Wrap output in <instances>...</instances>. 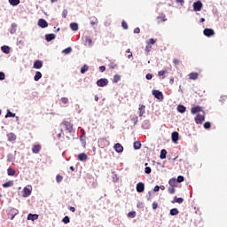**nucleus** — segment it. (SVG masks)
Instances as JSON below:
<instances>
[{
	"label": "nucleus",
	"mask_w": 227,
	"mask_h": 227,
	"mask_svg": "<svg viewBox=\"0 0 227 227\" xmlns=\"http://www.w3.org/2000/svg\"><path fill=\"white\" fill-rule=\"evenodd\" d=\"M62 125L64 129L67 130V132H68L69 134L72 133V130H74V125L68 122V121H63Z\"/></svg>",
	"instance_id": "1"
},
{
	"label": "nucleus",
	"mask_w": 227,
	"mask_h": 227,
	"mask_svg": "<svg viewBox=\"0 0 227 227\" xmlns=\"http://www.w3.org/2000/svg\"><path fill=\"white\" fill-rule=\"evenodd\" d=\"M107 84H109V80L106 78H101L97 82V85L99 86L100 88H104L107 86Z\"/></svg>",
	"instance_id": "2"
},
{
	"label": "nucleus",
	"mask_w": 227,
	"mask_h": 227,
	"mask_svg": "<svg viewBox=\"0 0 227 227\" xmlns=\"http://www.w3.org/2000/svg\"><path fill=\"white\" fill-rule=\"evenodd\" d=\"M153 95L158 100H164V95L160 90H153Z\"/></svg>",
	"instance_id": "3"
},
{
	"label": "nucleus",
	"mask_w": 227,
	"mask_h": 227,
	"mask_svg": "<svg viewBox=\"0 0 227 227\" xmlns=\"http://www.w3.org/2000/svg\"><path fill=\"white\" fill-rule=\"evenodd\" d=\"M201 8H203V4L201 1H197L193 4L194 12H201Z\"/></svg>",
	"instance_id": "4"
},
{
	"label": "nucleus",
	"mask_w": 227,
	"mask_h": 227,
	"mask_svg": "<svg viewBox=\"0 0 227 227\" xmlns=\"http://www.w3.org/2000/svg\"><path fill=\"white\" fill-rule=\"evenodd\" d=\"M7 139L10 143H13L15 141H17V135H15V133H8L7 134Z\"/></svg>",
	"instance_id": "5"
},
{
	"label": "nucleus",
	"mask_w": 227,
	"mask_h": 227,
	"mask_svg": "<svg viewBox=\"0 0 227 227\" xmlns=\"http://www.w3.org/2000/svg\"><path fill=\"white\" fill-rule=\"evenodd\" d=\"M195 121L198 125L203 123L205 121V115L197 114L195 117Z\"/></svg>",
	"instance_id": "6"
},
{
	"label": "nucleus",
	"mask_w": 227,
	"mask_h": 227,
	"mask_svg": "<svg viewBox=\"0 0 227 227\" xmlns=\"http://www.w3.org/2000/svg\"><path fill=\"white\" fill-rule=\"evenodd\" d=\"M38 26H39V27H48V26H49V23H47V20H43V19H40L39 20H38Z\"/></svg>",
	"instance_id": "7"
},
{
	"label": "nucleus",
	"mask_w": 227,
	"mask_h": 227,
	"mask_svg": "<svg viewBox=\"0 0 227 227\" xmlns=\"http://www.w3.org/2000/svg\"><path fill=\"white\" fill-rule=\"evenodd\" d=\"M204 35L205 36H214L215 33H214V29L212 28H205L204 29Z\"/></svg>",
	"instance_id": "8"
},
{
	"label": "nucleus",
	"mask_w": 227,
	"mask_h": 227,
	"mask_svg": "<svg viewBox=\"0 0 227 227\" xmlns=\"http://www.w3.org/2000/svg\"><path fill=\"white\" fill-rule=\"evenodd\" d=\"M114 150L117 153H121L123 152V145L121 144L117 143L114 145Z\"/></svg>",
	"instance_id": "9"
},
{
	"label": "nucleus",
	"mask_w": 227,
	"mask_h": 227,
	"mask_svg": "<svg viewBox=\"0 0 227 227\" xmlns=\"http://www.w3.org/2000/svg\"><path fill=\"white\" fill-rule=\"evenodd\" d=\"M191 113L192 114H196L198 113H203V109L201 108V106H195L192 108Z\"/></svg>",
	"instance_id": "10"
},
{
	"label": "nucleus",
	"mask_w": 227,
	"mask_h": 227,
	"mask_svg": "<svg viewBox=\"0 0 227 227\" xmlns=\"http://www.w3.org/2000/svg\"><path fill=\"white\" fill-rule=\"evenodd\" d=\"M137 192H145V184L144 183H138L137 184Z\"/></svg>",
	"instance_id": "11"
},
{
	"label": "nucleus",
	"mask_w": 227,
	"mask_h": 227,
	"mask_svg": "<svg viewBox=\"0 0 227 227\" xmlns=\"http://www.w3.org/2000/svg\"><path fill=\"white\" fill-rule=\"evenodd\" d=\"M42 150V145H35L32 147V152L33 153H40V151Z\"/></svg>",
	"instance_id": "12"
},
{
	"label": "nucleus",
	"mask_w": 227,
	"mask_h": 227,
	"mask_svg": "<svg viewBox=\"0 0 227 227\" xmlns=\"http://www.w3.org/2000/svg\"><path fill=\"white\" fill-rule=\"evenodd\" d=\"M28 196H31V189L25 187L23 189V198H27Z\"/></svg>",
	"instance_id": "13"
},
{
	"label": "nucleus",
	"mask_w": 227,
	"mask_h": 227,
	"mask_svg": "<svg viewBox=\"0 0 227 227\" xmlns=\"http://www.w3.org/2000/svg\"><path fill=\"white\" fill-rule=\"evenodd\" d=\"M178 184L176 178L172 177L171 179H169L168 181V185H170V187H176V185Z\"/></svg>",
	"instance_id": "14"
},
{
	"label": "nucleus",
	"mask_w": 227,
	"mask_h": 227,
	"mask_svg": "<svg viewBox=\"0 0 227 227\" xmlns=\"http://www.w3.org/2000/svg\"><path fill=\"white\" fill-rule=\"evenodd\" d=\"M173 143H178V132L174 131L171 135Z\"/></svg>",
	"instance_id": "15"
},
{
	"label": "nucleus",
	"mask_w": 227,
	"mask_h": 227,
	"mask_svg": "<svg viewBox=\"0 0 227 227\" xmlns=\"http://www.w3.org/2000/svg\"><path fill=\"white\" fill-rule=\"evenodd\" d=\"M10 33L11 35H15V33H17V24L12 23L11 25Z\"/></svg>",
	"instance_id": "16"
},
{
	"label": "nucleus",
	"mask_w": 227,
	"mask_h": 227,
	"mask_svg": "<svg viewBox=\"0 0 227 227\" xmlns=\"http://www.w3.org/2000/svg\"><path fill=\"white\" fill-rule=\"evenodd\" d=\"M36 219H38V215L28 214L27 221H36Z\"/></svg>",
	"instance_id": "17"
},
{
	"label": "nucleus",
	"mask_w": 227,
	"mask_h": 227,
	"mask_svg": "<svg viewBox=\"0 0 227 227\" xmlns=\"http://www.w3.org/2000/svg\"><path fill=\"white\" fill-rule=\"evenodd\" d=\"M55 38H56V35H54V34H48L45 35V39L48 42H52V40H54Z\"/></svg>",
	"instance_id": "18"
},
{
	"label": "nucleus",
	"mask_w": 227,
	"mask_h": 227,
	"mask_svg": "<svg viewBox=\"0 0 227 227\" xmlns=\"http://www.w3.org/2000/svg\"><path fill=\"white\" fill-rule=\"evenodd\" d=\"M42 67H43V64L40 60H36L34 63V68L40 69V68H42Z\"/></svg>",
	"instance_id": "19"
},
{
	"label": "nucleus",
	"mask_w": 227,
	"mask_h": 227,
	"mask_svg": "<svg viewBox=\"0 0 227 227\" xmlns=\"http://www.w3.org/2000/svg\"><path fill=\"white\" fill-rule=\"evenodd\" d=\"M1 51L4 54H10V46L4 45L1 47Z\"/></svg>",
	"instance_id": "20"
},
{
	"label": "nucleus",
	"mask_w": 227,
	"mask_h": 227,
	"mask_svg": "<svg viewBox=\"0 0 227 227\" xmlns=\"http://www.w3.org/2000/svg\"><path fill=\"white\" fill-rule=\"evenodd\" d=\"M133 148H134V150H140L141 149V142L140 141L134 142Z\"/></svg>",
	"instance_id": "21"
},
{
	"label": "nucleus",
	"mask_w": 227,
	"mask_h": 227,
	"mask_svg": "<svg viewBox=\"0 0 227 227\" xmlns=\"http://www.w3.org/2000/svg\"><path fill=\"white\" fill-rule=\"evenodd\" d=\"M15 173H16L15 169H13V168H9L7 169V175H8L9 176H15Z\"/></svg>",
	"instance_id": "22"
},
{
	"label": "nucleus",
	"mask_w": 227,
	"mask_h": 227,
	"mask_svg": "<svg viewBox=\"0 0 227 227\" xmlns=\"http://www.w3.org/2000/svg\"><path fill=\"white\" fill-rule=\"evenodd\" d=\"M70 28L72 29V31H78L79 25L77 23H71L70 24Z\"/></svg>",
	"instance_id": "23"
},
{
	"label": "nucleus",
	"mask_w": 227,
	"mask_h": 227,
	"mask_svg": "<svg viewBox=\"0 0 227 227\" xmlns=\"http://www.w3.org/2000/svg\"><path fill=\"white\" fill-rule=\"evenodd\" d=\"M78 159H79V160L83 161L88 159V156L86 155V153H80L78 155Z\"/></svg>",
	"instance_id": "24"
},
{
	"label": "nucleus",
	"mask_w": 227,
	"mask_h": 227,
	"mask_svg": "<svg viewBox=\"0 0 227 227\" xmlns=\"http://www.w3.org/2000/svg\"><path fill=\"white\" fill-rule=\"evenodd\" d=\"M166 155H168V151L165 149H162L160 151V159H166Z\"/></svg>",
	"instance_id": "25"
},
{
	"label": "nucleus",
	"mask_w": 227,
	"mask_h": 227,
	"mask_svg": "<svg viewBox=\"0 0 227 227\" xmlns=\"http://www.w3.org/2000/svg\"><path fill=\"white\" fill-rule=\"evenodd\" d=\"M178 214H180V211H178V208L170 209V215H178Z\"/></svg>",
	"instance_id": "26"
},
{
	"label": "nucleus",
	"mask_w": 227,
	"mask_h": 227,
	"mask_svg": "<svg viewBox=\"0 0 227 227\" xmlns=\"http://www.w3.org/2000/svg\"><path fill=\"white\" fill-rule=\"evenodd\" d=\"M40 79H42V73L40 71H37L35 73V75L34 77V80L35 81H40Z\"/></svg>",
	"instance_id": "27"
},
{
	"label": "nucleus",
	"mask_w": 227,
	"mask_h": 227,
	"mask_svg": "<svg viewBox=\"0 0 227 227\" xmlns=\"http://www.w3.org/2000/svg\"><path fill=\"white\" fill-rule=\"evenodd\" d=\"M190 79H192V81H196V79H198V73H191L189 74Z\"/></svg>",
	"instance_id": "28"
},
{
	"label": "nucleus",
	"mask_w": 227,
	"mask_h": 227,
	"mask_svg": "<svg viewBox=\"0 0 227 227\" xmlns=\"http://www.w3.org/2000/svg\"><path fill=\"white\" fill-rule=\"evenodd\" d=\"M89 69L90 67H88V65H83V67L81 68V74H86Z\"/></svg>",
	"instance_id": "29"
},
{
	"label": "nucleus",
	"mask_w": 227,
	"mask_h": 227,
	"mask_svg": "<svg viewBox=\"0 0 227 227\" xmlns=\"http://www.w3.org/2000/svg\"><path fill=\"white\" fill-rule=\"evenodd\" d=\"M9 3L12 6H17L20 3V0H9Z\"/></svg>",
	"instance_id": "30"
},
{
	"label": "nucleus",
	"mask_w": 227,
	"mask_h": 227,
	"mask_svg": "<svg viewBox=\"0 0 227 227\" xmlns=\"http://www.w3.org/2000/svg\"><path fill=\"white\" fill-rule=\"evenodd\" d=\"M121 76H120L119 74H115L114 76L113 82H114V83L119 82V81H121Z\"/></svg>",
	"instance_id": "31"
},
{
	"label": "nucleus",
	"mask_w": 227,
	"mask_h": 227,
	"mask_svg": "<svg viewBox=\"0 0 227 227\" xmlns=\"http://www.w3.org/2000/svg\"><path fill=\"white\" fill-rule=\"evenodd\" d=\"M177 111H178V113H185V106L179 105L177 106Z\"/></svg>",
	"instance_id": "32"
},
{
	"label": "nucleus",
	"mask_w": 227,
	"mask_h": 227,
	"mask_svg": "<svg viewBox=\"0 0 227 227\" xmlns=\"http://www.w3.org/2000/svg\"><path fill=\"white\" fill-rule=\"evenodd\" d=\"M143 129H150V121H145L142 124Z\"/></svg>",
	"instance_id": "33"
},
{
	"label": "nucleus",
	"mask_w": 227,
	"mask_h": 227,
	"mask_svg": "<svg viewBox=\"0 0 227 227\" xmlns=\"http://www.w3.org/2000/svg\"><path fill=\"white\" fill-rule=\"evenodd\" d=\"M85 43H88L89 47H91V45H93V41L90 39V37H85Z\"/></svg>",
	"instance_id": "34"
},
{
	"label": "nucleus",
	"mask_w": 227,
	"mask_h": 227,
	"mask_svg": "<svg viewBox=\"0 0 227 227\" xmlns=\"http://www.w3.org/2000/svg\"><path fill=\"white\" fill-rule=\"evenodd\" d=\"M128 217H129V219H134V217H136V211L129 212Z\"/></svg>",
	"instance_id": "35"
},
{
	"label": "nucleus",
	"mask_w": 227,
	"mask_h": 227,
	"mask_svg": "<svg viewBox=\"0 0 227 227\" xmlns=\"http://www.w3.org/2000/svg\"><path fill=\"white\" fill-rule=\"evenodd\" d=\"M12 185H13V183L12 181H8L3 184V187H12Z\"/></svg>",
	"instance_id": "36"
},
{
	"label": "nucleus",
	"mask_w": 227,
	"mask_h": 227,
	"mask_svg": "<svg viewBox=\"0 0 227 227\" xmlns=\"http://www.w3.org/2000/svg\"><path fill=\"white\" fill-rule=\"evenodd\" d=\"M62 223H64V224H68V223H70V217H68L67 215L65 216V217L62 219Z\"/></svg>",
	"instance_id": "37"
},
{
	"label": "nucleus",
	"mask_w": 227,
	"mask_h": 227,
	"mask_svg": "<svg viewBox=\"0 0 227 227\" xmlns=\"http://www.w3.org/2000/svg\"><path fill=\"white\" fill-rule=\"evenodd\" d=\"M156 42H157V41H156L155 39L151 38V39H149V41L147 42V45H155Z\"/></svg>",
	"instance_id": "38"
},
{
	"label": "nucleus",
	"mask_w": 227,
	"mask_h": 227,
	"mask_svg": "<svg viewBox=\"0 0 227 227\" xmlns=\"http://www.w3.org/2000/svg\"><path fill=\"white\" fill-rule=\"evenodd\" d=\"M64 54H70L72 52V47H68L62 51Z\"/></svg>",
	"instance_id": "39"
},
{
	"label": "nucleus",
	"mask_w": 227,
	"mask_h": 227,
	"mask_svg": "<svg viewBox=\"0 0 227 227\" xmlns=\"http://www.w3.org/2000/svg\"><path fill=\"white\" fill-rule=\"evenodd\" d=\"M146 106H140V107L138 108L139 114H145V109Z\"/></svg>",
	"instance_id": "40"
},
{
	"label": "nucleus",
	"mask_w": 227,
	"mask_h": 227,
	"mask_svg": "<svg viewBox=\"0 0 227 227\" xmlns=\"http://www.w3.org/2000/svg\"><path fill=\"white\" fill-rule=\"evenodd\" d=\"M91 19H92L90 21L91 26H95L98 24V20H97V18H91Z\"/></svg>",
	"instance_id": "41"
},
{
	"label": "nucleus",
	"mask_w": 227,
	"mask_h": 227,
	"mask_svg": "<svg viewBox=\"0 0 227 227\" xmlns=\"http://www.w3.org/2000/svg\"><path fill=\"white\" fill-rule=\"evenodd\" d=\"M177 184H182V182H184V176H179L177 177V179H176Z\"/></svg>",
	"instance_id": "42"
},
{
	"label": "nucleus",
	"mask_w": 227,
	"mask_h": 227,
	"mask_svg": "<svg viewBox=\"0 0 227 227\" xmlns=\"http://www.w3.org/2000/svg\"><path fill=\"white\" fill-rule=\"evenodd\" d=\"M169 194H175V186H170L168 189Z\"/></svg>",
	"instance_id": "43"
},
{
	"label": "nucleus",
	"mask_w": 227,
	"mask_h": 227,
	"mask_svg": "<svg viewBox=\"0 0 227 227\" xmlns=\"http://www.w3.org/2000/svg\"><path fill=\"white\" fill-rule=\"evenodd\" d=\"M175 201L176 203H179V205H181V203H184V200L182 198H175Z\"/></svg>",
	"instance_id": "44"
},
{
	"label": "nucleus",
	"mask_w": 227,
	"mask_h": 227,
	"mask_svg": "<svg viewBox=\"0 0 227 227\" xmlns=\"http://www.w3.org/2000/svg\"><path fill=\"white\" fill-rule=\"evenodd\" d=\"M67 15H68V11L67 9H64L62 12V17L64 19H67Z\"/></svg>",
	"instance_id": "45"
},
{
	"label": "nucleus",
	"mask_w": 227,
	"mask_h": 227,
	"mask_svg": "<svg viewBox=\"0 0 227 227\" xmlns=\"http://www.w3.org/2000/svg\"><path fill=\"white\" fill-rule=\"evenodd\" d=\"M145 173H146V175H150V173H152V168L150 167H146L145 168Z\"/></svg>",
	"instance_id": "46"
},
{
	"label": "nucleus",
	"mask_w": 227,
	"mask_h": 227,
	"mask_svg": "<svg viewBox=\"0 0 227 227\" xmlns=\"http://www.w3.org/2000/svg\"><path fill=\"white\" fill-rule=\"evenodd\" d=\"M121 26H122L123 29H129V26L127 25V22H125V20H122Z\"/></svg>",
	"instance_id": "47"
},
{
	"label": "nucleus",
	"mask_w": 227,
	"mask_h": 227,
	"mask_svg": "<svg viewBox=\"0 0 227 227\" xmlns=\"http://www.w3.org/2000/svg\"><path fill=\"white\" fill-rule=\"evenodd\" d=\"M113 180H114V182H118V180H119L118 175L113 173Z\"/></svg>",
	"instance_id": "48"
},
{
	"label": "nucleus",
	"mask_w": 227,
	"mask_h": 227,
	"mask_svg": "<svg viewBox=\"0 0 227 227\" xmlns=\"http://www.w3.org/2000/svg\"><path fill=\"white\" fill-rule=\"evenodd\" d=\"M56 180H57L58 184H59V182H61L63 180V176L58 175L56 177Z\"/></svg>",
	"instance_id": "49"
},
{
	"label": "nucleus",
	"mask_w": 227,
	"mask_h": 227,
	"mask_svg": "<svg viewBox=\"0 0 227 227\" xmlns=\"http://www.w3.org/2000/svg\"><path fill=\"white\" fill-rule=\"evenodd\" d=\"M165 74H166V71L161 70V71H159L158 75L159 77H161V76H164Z\"/></svg>",
	"instance_id": "50"
},
{
	"label": "nucleus",
	"mask_w": 227,
	"mask_h": 227,
	"mask_svg": "<svg viewBox=\"0 0 227 227\" xmlns=\"http://www.w3.org/2000/svg\"><path fill=\"white\" fill-rule=\"evenodd\" d=\"M5 74L3 72H0V81H4Z\"/></svg>",
	"instance_id": "51"
},
{
	"label": "nucleus",
	"mask_w": 227,
	"mask_h": 227,
	"mask_svg": "<svg viewBox=\"0 0 227 227\" xmlns=\"http://www.w3.org/2000/svg\"><path fill=\"white\" fill-rule=\"evenodd\" d=\"M158 207H159V204H157V202H153V209L157 210Z\"/></svg>",
	"instance_id": "52"
},
{
	"label": "nucleus",
	"mask_w": 227,
	"mask_h": 227,
	"mask_svg": "<svg viewBox=\"0 0 227 227\" xmlns=\"http://www.w3.org/2000/svg\"><path fill=\"white\" fill-rule=\"evenodd\" d=\"M210 127H211V124L208 121L204 124V129H210Z\"/></svg>",
	"instance_id": "53"
},
{
	"label": "nucleus",
	"mask_w": 227,
	"mask_h": 227,
	"mask_svg": "<svg viewBox=\"0 0 227 227\" xmlns=\"http://www.w3.org/2000/svg\"><path fill=\"white\" fill-rule=\"evenodd\" d=\"M153 76L152 75V74H147L146 76H145V79H147V81H150L152 80Z\"/></svg>",
	"instance_id": "54"
},
{
	"label": "nucleus",
	"mask_w": 227,
	"mask_h": 227,
	"mask_svg": "<svg viewBox=\"0 0 227 227\" xmlns=\"http://www.w3.org/2000/svg\"><path fill=\"white\" fill-rule=\"evenodd\" d=\"M134 33H135L136 35H139V33H141V29H139V27H136V28L134 29Z\"/></svg>",
	"instance_id": "55"
},
{
	"label": "nucleus",
	"mask_w": 227,
	"mask_h": 227,
	"mask_svg": "<svg viewBox=\"0 0 227 227\" xmlns=\"http://www.w3.org/2000/svg\"><path fill=\"white\" fill-rule=\"evenodd\" d=\"M61 102L64 103V104H68V98H61Z\"/></svg>",
	"instance_id": "56"
},
{
	"label": "nucleus",
	"mask_w": 227,
	"mask_h": 227,
	"mask_svg": "<svg viewBox=\"0 0 227 227\" xmlns=\"http://www.w3.org/2000/svg\"><path fill=\"white\" fill-rule=\"evenodd\" d=\"M159 191H160V187L159 185H156L153 189L154 192H159Z\"/></svg>",
	"instance_id": "57"
},
{
	"label": "nucleus",
	"mask_w": 227,
	"mask_h": 227,
	"mask_svg": "<svg viewBox=\"0 0 227 227\" xmlns=\"http://www.w3.org/2000/svg\"><path fill=\"white\" fill-rule=\"evenodd\" d=\"M150 51H152V46H150V44H148V45L145 47V51H146V52H150Z\"/></svg>",
	"instance_id": "58"
},
{
	"label": "nucleus",
	"mask_w": 227,
	"mask_h": 227,
	"mask_svg": "<svg viewBox=\"0 0 227 227\" xmlns=\"http://www.w3.org/2000/svg\"><path fill=\"white\" fill-rule=\"evenodd\" d=\"M5 118H15V114H5Z\"/></svg>",
	"instance_id": "59"
},
{
	"label": "nucleus",
	"mask_w": 227,
	"mask_h": 227,
	"mask_svg": "<svg viewBox=\"0 0 227 227\" xmlns=\"http://www.w3.org/2000/svg\"><path fill=\"white\" fill-rule=\"evenodd\" d=\"M99 70L100 72H106V67L104 66L99 67Z\"/></svg>",
	"instance_id": "60"
},
{
	"label": "nucleus",
	"mask_w": 227,
	"mask_h": 227,
	"mask_svg": "<svg viewBox=\"0 0 227 227\" xmlns=\"http://www.w3.org/2000/svg\"><path fill=\"white\" fill-rule=\"evenodd\" d=\"M69 210H70V212H75V207H69Z\"/></svg>",
	"instance_id": "61"
},
{
	"label": "nucleus",
	"mask_w": 227,
	"mask_h": 227,
	"mask_svg": "<svg viewBox=\"0 0 227 227\" xmlns=\"http://www.w3.org/2000/svg\"><path fill=\"white\" fill-rule=\"evenodd\" d=\"M81 132H82V136H86V131H84L83 129H81Z\"/></svg>",
	"instance_id": "62"
},
{
	"label": "nucleus",
	"mask_w": 227,
	"mask_h": 227,
	"mask_svg": "<svg viewBox=\"0 0 227 227\" xmlns=\"http://www.w3.org/2000/svg\"><path fill=\"white\" fill-rule=\"evenodd\" d=\"M176 3H180L181 4H184V0H176Z\"/></svg>",
	"instance_id": "63"
},
{
	"label": "nucleus",
	"mask_w": 227,
	"mask_h": 227,
	"mask_svg": "<svg viewBox=\"0 0 227 227\" xmlns=\"http://www.w3.org/2000/svg\"><path fill=\"white\" fill-rule=\"evenodd\" d=\"M160 189H161V191H165V190H166V186L160 185Z\"/></svg>",
	"instance_id": "64"
}]
</instances>
